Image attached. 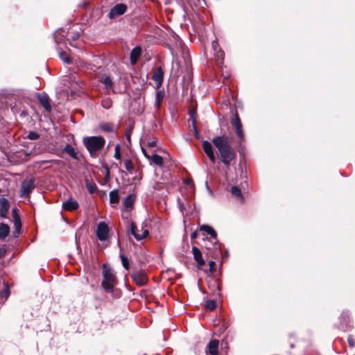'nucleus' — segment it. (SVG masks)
I'll return each mask as SVG.
<instances>
[{"mask_svg": "<svg viewBox=\"0 0 355 355\" xmlns=\"http://www.w3.org/2000/svg\"><path fill=\"white\" fill-rule=\"evenodd\" d=\"M130 232L137 241H141L146 238L148 234V230H144L142 227L140 231L138 230L136 225L132 223L130 225Z\"/></svg>", "mask_w": 355, "mask_h": 355, "instance_id": "9", "label": "nucleus"}, {"mask_svg": "<svg viewBox=\"0 0 355 355\" xmlns=\"http://www.w3.org/2000/svg\"><path fill=\"white\" fill-rule=\"evenodd\" d=\"M12 216H13V218H14V221L15 220H20L19 216V215L17 214V209L13 208L12 210Z\"/></svg>", "mask_w": 355, "mask_h": 355, "instance_id": "42", "label": "nucleus"}, {"mask_svg": "<svg viewBox=\"0 0 355 355\" xmlns=\"http://www.w3.org/2000/svg\"><path fill=\"white\" fill-rule=\"evenodd\" d=\"M63 151L77 161H80L81 159V155L70 144H67Z\"/></svg>", "mask_w": 355, "mask_h": 355, "instance_id": "15", "label": "nucleus"}, {"mask_svg": "<svg viewBox=\"0 0 355 355\" xmlns=\"http://www.w3.org/2000/svg\"><path fill=\"white\" fill-rule=\"evenodd\" d=\"M101 129L107 132H111L114 130L112 125L109 123L103 124L101 126Z\"/></svg>", "mask_w": 355, "mask_h": 355, "instance_id": "37", "label": "nucleus"}, {"mask_svg": "<svg viewBox=\"0 0 355 355\" xmlns=\"http://www.w3.org/2000/svg\"><path fill=\"white\" fill-rule=\"evenodd\" d=\"M10 227L7 224L0 223V240H4L9 234Z\"/></svg>", "mask_w": 355, "mask_h": 355, "instance_id": "22", "label": "nucleus"}, {"mask_svg": "<svg viewBox=\"0 0 355 355\" xmlns=\"http://www.w3.org/2000/svg\"><path fill=\"white\" fill-rule=\"evenodd\" d=\"M62 207L66 211H72L76 210L79 207V205L76 200L70 198L62 202Z\"/></svg>", "mask_w": 355, "mask_h": 355, "instance_id": "12", "label": "nucleus"}, {"mask_svg": "<svg viewBox=\"0 0 355 355\" xmlns=\"http://www.w3.org/2000/svg\"><path fill=\"white\" fill-rule=\"evenodd\" d=\"M232 124L235 128L236 135L239 138L240 141L242 142L244 140V134L242 130V124L237 113H235L234 115Z\"/></svg>", "mask_w": 355, "mask_h": 355, "instance_id": "8", "label": "nucleus"}, {"mask_svg": "<svg viewBox=\"0 0 355 355\" xmlns=\"http://www.w3.org/2000/svg\"><path fill=\"white\" fill-rule=\"evenodd\" d=\"M80 37V33L78 32L73 33V35L71 37V40L76 41Z\"/></svg>", "mask_w": 355, "mask_h": 355, "instance_id": "43", "label": "nucleus"}, {"mask_svg": "<svg viewBox=\"0 0 355 355\" xmlns=\"http://www.w3.org/2000/svg\"><path fill=\"white\" fill-rule=\"evenodd\" d=\"M83 143L90 156L96 158L98 156V152L104 146L105 140L101 136L85 137Z\"/></svg>", "mask_w": 355, "mask_h": 355, "instance_id": "3", "label": "nucleus"}, {"mask_svg": "<svg viewBox=\"0 0 355 355\" xmlns=\"http://www.w3.org/2000/svg\"><path fill=\"white\" fill-rule=\"evenodd\" d=\"M219 341L216 339L210 340L206 349V353L209 355H218Z\"/></svg>", "mask_w": 355, "mask_h": 355, "instance_id": "11", "label": "nucleus"}, {"mask_svg": "<svg viewBox=\"0 0 355 355\" xmlns=\"http://www.w3.org/2000/svg\"><path fill=\"white\" fill-rule=\"evenodd\" d=\"M6 252V249L0 248V258L5 255Z\"/></svg>", "mask_w": 355, "mask_h": 355, "instance_id": "46", "label": "nucleus"}, {"mask_svg": "<svg viewBox=\"0 0 355 355\" xmlns=\"http://www.w3.org/2000/svg\"><path fill=\"white\" fill-rule=\"evenodd\" d=\"M192 252H193V258L198 263V266L199 268L202 267L205 264V261L202 257L201 252L197 247L193 246L192 247Z\"/></svg>", "mask_w": 355, "mask_h": 355, "instance_id": "17", "label": "nucleus"}, {"mask_svg": "<svg viewBox=\"0 0 355 355\" xmlns=\"http://www.w3.org/2000/svg\"><path fill=\"white\" fill-rule=\"evenodd\" d=\"M102 287L107 293H111L115 297H120V292L116 288L117 285V279L114 270L107 264L103 263L102 266Z\"/></svg>", "mask_w": 355, "mask_h": 355, "instance_id": "2", "label": "nucleus"}, {"mask_svg": "<svg viewBox=\"0 0 355 355\" xmlns=\"http://www.w3.org/2000/svg\"><path fill=\"white\" fill-rule=\"evenodd\" d=\"M86 187L90 193H94L97 191V187L94 182L86 180Z\"/></svg>", "mask_w": 355, "mask_h": 355, "instance_id": "26", "label": "nucleus"}, {"mask_svg": "<svg viewBox=\"0 0 355 355\" xmlns=\"http://www.w3.org/2000/svg\"><path fill=\"white\" fill-rule=\"evenodd\" d=\"M124 165H125V169L130 172V173H132L133 170H134V166H133V164H132V162L131 159H126L124 162Z\"/></svg>", "mask_w": 355, "mask_h": 355, "instance_id": "28", "label": "nucleus"}, {"mask_svg": "<svg viewBox=\"0 0 355 355\" xmlns=\"http://www.w3.org/2000/svg\"><path fill=\"white\" fill-rule=\"evenodd\" d=\"M35 187L33 178H28L24 180L21 183V196L24 198L28 197Z\"/></svg>", "mask_w": 355, "mask_h": 355, "instance_id": "4", "label": "nucleus"}, {"mask_svg": "<svg viewBox=\"0 0 355 355\" xmlns=\"http://www.w3.org/2000/svg\"><path fill=\"white\" fill-rule=\"evenodd\" d=\"M1 297H5L6 299H7L8 297V296L10 295L9 288L8 287L7 285H5L4 289L1 292Z\"/></svg>", "mask_w": 355, "mask_h": 355, "instance_id": "39", "label": "nucleus"}, {"mask_svg": "<svg viewBox=\"0 0 355 355\" xmlns=\"http://www.w3.org/2000/svg\"><path fill=\"white\" fill-rule=\"evenodd\" d=\"M37 96L40 103L44 109L48 112H51V106L49 96L46 94H37Z\"/></svg>", "mask_w": 355, "mask_h": 355, "instance_id": "16", "label": "nucleus"}, {"mask_svg": "<svg viewBox=\"0 0 355 355\" xmlns=\"http://www.w3.org/2000/svg\"><path fill=\"white\" fill-rule=\"evenodd\" d=\"M209 271L211 272H214L216 270L215 268V261H209Z\"/></svg>", "mask_w": 355, "mask_h": 355, "instance_id": "41", "label": "nucleus"}, {"mask_svg": "<svg viewBox=\"0 0 355 355\" xmlns=\"http://www.w3.org/2000/svg\"><path fill=\"white\" fill-rule=\"evenodd\" d=\"M131 277L135 283L139 286H143L148 282V277L145 272L139 270L131 274Z\"/></svg>", "mask_w": 355, "mask_h": 355, "instance_id": "6", "label": "nucleus"}, {"mask_svg": "<svg viewBox=\"0 0 355 355\" xmlns=\"http://www.w3.org/2000/svg\"><path fill=\"white\" fill-rule=\"evenodd\" d=\"M101 82L105 85L107 89H110L112 88L113 83L112 79L108 76H103L101 78Z\"/></svg>", "mask_w": 355, "mask_h": 355, "instance_id": "23", "label": "nucleus"}, {"mask_svg": "<svg viewBox=\"0 0 355 355\" xmlns=\"http://www.w3.org/2000/svg\"><path fill=\"white\" fill-rule=\"evenodd\" d=\"M159 188H160V187L159 186V184H157V187H155V189H159Z\"/></svg>", "mask_w": 355, "mask_h": 355, "instance_id": "49", "label": "nucleus"}, {"mask_svg": "<svg viewBox=\"0 0 355 355\" xmlns=\"http://www.w3.org/2000/svg\"><path fill=\"white\" fill-rule=\"evenodd\" d=\"M59 56L64 61V62L67 64H69L71 62L70 58L65 55V53L63 51H59Z\"/></svg>", "mask_w": 355, "mask_h": 355, "instance_id": "34", "label": "nucleus"}, {"mask_svg": "<svg viewBox=\"0 0 355 355\" xmlns=\"http://www.w3.org/2000/svg\"><path fill=\"white\" fill-rule=\"evenodd\" d=\"M114 157L119 160H121V152H120V146L119 145H116L114 148Z\"/></svg>", "mask_w": 355, "mask_h": 355, "instance_id": "38", "label": "nucleus"}, {"mask_svg": "<svg viewBox=\"0 0 355 355\" xmlns=\"http://www.w3.org/2000/svg\"><path fill=\"white\" fill-rule=\"evenodd\" d=\"M231 193L233 196H234L236 198L242 200V193L241 190L236 186H234L231 188Z\"/></svg>", "mask_w": 355, "mask_h": 355, "instance_id": "27", "label": "nucleus"}, {"mask_svg": "<svg viewBox=\"0 0 355 355\" xmlns=\"http://www.w3.org/2000/svg\"><path fill=\"white\" fill-rule=\"evenodd\" d=\"M141 150H142V152H143V153H144V156H145L147 159H149L150 158V156H151V155H150L147 154L146 150V149H145L144 148H143V147H142V148H141Z\"/></svg>", "mask_w": 355, "mask_h": 355, "instance_id": "45", "label": "nucleus"}, {"mask_svg": "<svg viewBox=\"0 0 355 355\" xmlns=\"http://www.w3.org/2000/svg\"><path fill=\"white\" fill-rule=\"evenodd\" d=\"M196 236V232L192 233V234H191V238H192V239H193V238H195Z\"/></svg>", "mask_w": 355, "mask_h": 355, "instance_id": "48", "label": "nucleus"}, {"mask_svg": "<svg viewBox=\"0 0 355 355\" xmlns=\"http://www.w3.org/2000/svg\"><path fill=\"white\" fill-rule=\"evenodd\" d=\"M65 81H68L70 83V89L71 91V93H75L77 90H78L81 87L82 83H78L76 81L74 78H72L71 77H69L67 79L64 80Z\"/></svg>", "mask_w": 355, "mask_h": 355, "instance_id": "20", "label": "nucleus"}, {"mask_svg": "<svg viewBox=\"0 0 355 355\" xmlns=\"http://www.w3.org/2000/svg\"><path fill=\"white\" fill-rule=\"evenodd\" d=\"M14 225H15V236H17L19 234L21 227V223L20 220H15L14 221Z\"/></svg>", "mask_w": 355, "mask_h": 355, "instance_id": "32", "label": "nucleus"}, {"mask_svg": "<svg viewBox=\"0 0 355 355\" xmlns=\"http://www.w3.org/2000/svg\"><path fill=\"white\" fill-rule=\"evenodd\" d=\"M141 49L140 46H136L131 51L130 61L132 64H135L137 62L139 57L141 55Z\"/></svg>", "mask_w": 355, "mask_h": 355, "instance_id": "21", "label": "nucleus"}, {"mask_svg": "<svg viewBox=\"0 0 355 355\" xmlns=\"http://www.w3.org/2000/svg\"><path fill=\"white\" fill-rule=\"evenodd\" d=\"M193 115H194V112H191V116L193 117Z\"/></svg>", "mask_w": 355, "mask_h": 355, "instance_id": "50", "label": "nucleus"}, {"mask_svg": "<svg viewBox=\"0 0 355 355\" xmlns=\"http://www.w3.org/2000/svg\"><path fill=\"white\" fill-rule=\"evenodd\" d=\"M156 144L155 141H150V142H148V146H150V147H153L155 146Z\"/></svg>", "mask_w": 355, "mask_h": 355, "instance_id": "47", "label": "nucleus"}, {"mask_svg": "<svg viewBox=\"0 0 355 355\" xmlns=\"http://www.w3.org/2000/svg\"><path fill=\"white\" fill-rule=\"evenodd\" d=\"M109 227L105 222H100L96 230V235L98 240L105 241L107 239L109 235Z\"/></svg>", "mask_w": 355, "mask_h": 355, "instance_id": "5", "label": "nucleus"}, {"mask_svg": "<svg viewBox=\"0 0 355 355\" xmlns=\"http://www.w3.org/2000/svg\"><path fill=\"white\" fill-rule=\"evenodd\" d=\"M110 202L112 204L117 203L119 201V195L117 190H113L110 192Z\"/></svg>", "mask_w": 355, "mask_h": 355, "instance_id": "24", "label": "nucleus"}, {"mask_svg": "<svg viewBox=\"0 0 355 355\" xmlns=\"http://www.w3.org/2000/svg\"><path fill=\"white\" fill-rule=\"evenodd\" d=\"M27 138L31 140H36L40 138V135L34 131H31L27 135Z\"/></svg>", "mask_w": 355, "mask_h": 355, "instance_id": "35", "label": "nucleus"}, {"mask_svg": "<svg viewBox=\"0 0 355 355\" xmlns=\"http://www.w3.org/2000/svg\"><path fill=\"white\" fill-rule=\"evenodd\" d=\"M149 160H151L157 166H162L163 165V158L159 155H152Z\"/></svg>", "mask_w": 355, "mask_h": 355, "instance_id": "25", "label": "nucleus"}, {"mask_svg": "<svg viewBox=\"0 0 355 355\" xmlns=\"http://www.w3.org/2000/svg\"><path fill=\"white\" fill-rule=\"evenodd\" d=\"M135 198L132 196H128L123 201V205L125 207H130L133 205Z\"/></svg>", "mask_w": 355, "mask_h": 355, "instance_id": "31", "label": "nucleus"}, {"mask_svg": "<svg viewBox=\"0 0 355 355\" xmlns=\"http://www.w3.org/2000/svg\"><path fill=\"white\" fill-rule=\"evenodd\" d=\"M10 205L6 198H0V216L6 218L9 210Z\"/></svg>", "mask_w": 355, "mask_h": 355, "instance_id": "18", "label": "nucleus"}, {"mask_svg": "<svg viewBox=\"0 0 355 355\" xmlns=\"http://www.w3.org/2000/svg\"><path fill=\"white\" fill-rule=\"evenodd\" d=\"M164 98V93L162 91H159L156 93L155 103L157 107H159L161 102Z\"/></svg>", "mask_w": 355, "mask_h": 355, "instance_id": "30", "label": "nucleus"}, {"mask_svg": "<svg viewBox=\"0 0 355 355\" xmlns=\"http://www.w3.org/2000/svg\"><path fill=\"white\" fill-rule=\"evenodd\" d=\"M347 342L350 347H354L355 346V341L352 336H348Z\"/></svg>", "mask_w": 355, "mask_h": 355, "instance_id": "40", "label": "nucleus"}, {"mask_svg": "<svg viewBox=\"0 0 355 355\" xmlns=\"http://www.w3.org/2000/svg\"><path fill=\"white\" fill-rule=\"evenodd\" d=\"M193 129L195 131L196 136L197 137L198 135V130H197V128L196 126V120L194 119H193Z\"/></svg>", "mask_w": 355, "mask_h": 355, "instance_id": "44", "label": "nucleus"}, {"mask_svg": "<svg viewBox=\"0 0 355 355\" xmlns=\"http://www.w3.org/2000/svg\"><path fill=\"white\" fill-rule=\"evenodd\" d=\"M127 10V6L123 3L116 4L108 13V17L111 19L123 15Z\"/></svg>", "mask_w": 355, "mask_h": 355, "instance_id": "7", "label": "nucleus"}, {"mask_svg": "<svg viewBox=\"0 0 355 355\" xmlns=\"http://www.w3.org/2000/svg\"><path fill=\"white\" fill-rule=\"evenodd\" d=\"M101 105L104 108L109 109L112 107V101L108 98L103 99L101 101Z\"/></svg>", "mask_w": 355, "mask_h": 355, "instance_id": "33", "label": "nucleus"}, {"mask_svg": "<svg viewBox=\"0 0 355 355\" xmlns=\"http://www.w3.org/2000/svg\"><path fill=\"white\" fill-rule=\"evenodd\" d=\"M212 46H213V47H214V48H215L216 44L213 43V44H212Z\"/></svg>", "mask_w": 355, "mask_h": 355, "instance_id": "51", "label": "nucleus"}, {"mask_svg": "<svg viewBox=\"0 0 355 355\" xmlns=\"http://www.w3.org/2000/svg\"><path fill=\"white\" fill-rule=\"evenodd\" d=\"M205 307L209 311H213L216 307V302L214 300H209L206 302Z\"/></svg>", "mask_w": 355, "mask_h": 355, "instance_id": "29", "label": "nucleus"}, {"mask_svg": "<svg viewBox=\"0 0 355 355\" xmlns=\"http://www.w3.org/2000/svg\"><path fill=\"white\" fill-rule=\"evenodd\" d=\"M67 37V33L62 28L58 29L53 35L55 42L57 44L61 43Z\"/></svg>", "mask_w": 355, "mask_h": 355, "instance_id": "19", "label": "nucleus"}, {"mask_svg": "<svg viewBox=\"0 0 355 355\" xmlns=\"http://www.w3.org/2000/svg\"><path fill=\"white\" fill-rule=\"evenodd\" d=\"M212 142L218 151L220 161L226 166L230 165L235 158L236 153L227 137L224 135L215 137Z\"/></svg>", "mask_w": 355, "mask_h": 355, "instance_id": "1", "label": "nucleus"}, {"mask_svg": "<svg viewBox=\"0 0 355 355\" xmlns=\"http://www.w3.org/2000/svg\"><path fill=\"white\" fill-rule=\"evenodd\" d=\"M163 76H164V73H163L162 67H157L154 71V73H153V77H152V79L155 83L157 88H159L162 84Z\"/></svg>", "mask_w": 355, "mask_h": 355, "instance_id": "13", "label": "nucleus"}, {"mask_svg": "<svg viewBox=\"0 0 355 355\" xmlns=\"http://www.w3.org/2000/svg\"><path fill=\"white\" fill-rule=\"evenodd\" d=\"M200 230L206 232L207 234L210 235L216 241V248H220V244L218 243L217 241V234L214 230L209 225H202L200 227Z\"/></svg>", "mask_w": 355, "mask_h": 355, "instance_id": "14", "label": "nucleus"}, {"mask_svg": "<svg viewBox=\"0 0 355 355\" xmlns=\"http://www.w3.org/2000/svg\"><path fill=\"white\" fill-rule=\"evenodd\" d=\"M202 148L205 153V154L207 155L210 161L214 164L216 162V157L213 150V148L211 146V144L208 141H202Z\"/></svg>", "mask_w": 355, "mask_h": 355, "instance_id": "10", "label": "nucleus"}, {"mask_svg": "<svg viewBox=\"0 0 355 355\" xmlns=\"http://www.w3.org/2000/svg\"><path fill=\"white\" fill-rule=\"evenodd\" d=\"M120 258L121 259V262H122V264H123V266L124 267V268H125L126 270H128L129 269V263H128V259L123 254H120Z\"/></svg>", "mask_w": 355, "mask_h": 355, "instance_id": "36", "label": "nucleus"}]
</instances>
